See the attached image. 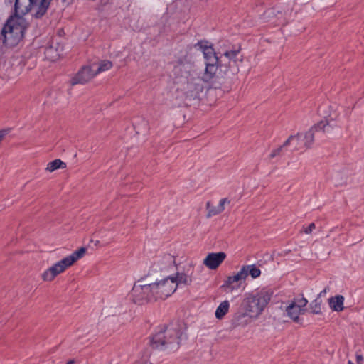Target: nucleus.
<instances>
[{
  "mask_svg": "<svg viewBox=\"0 0 364 364\" xmlns=\"http://www.w3.org/2000/svg\"><path fill=\"white\" fill-rule=\"evenodd\" d=\"M195 48L203 53L205 68L203 80L215 89L221 88L239 72L236 58L240 50H225L218 57L213 46L207 41H200Z\"/></svg>",
  "mask_w": 364,
  "mask_h": 364,
  "instance_id": "f257e3e1",
  "label": "nucleus"
},
{
  "mask_svg": "<svg viewBox=\"0 0 364 364\" xmlns=\"http://www.w3.org/2000/svg\"><path fill=\"white\" fill-rule=\"evenodd\" d=\"M183 332L177 323L159 327L152 336L150 343L153 348L167 350L178 349Z\"/></svg>",
  "mask_w": 364,
  "mask_h": 364,
  "instance_id": "f03ea898",
  "label": "nucleus"
},
{
  "mask_svg": "<svg viewBox=\"0 0 364 364\" xmlns=\"http://www.w3.org/2000/svg\"><path fill=\"white\" fill-rule=\"evenodd\" d=\"M28 12V6H23L21 0H16L14 13L8 18L1 32L3 36L2 42L4 44H7V33L18 39L23 38L25 32L28 27V23L23 18V16Z\"/></svg>",
  "mask_w": 364,
  "mask_h": 364,
  "instance_id": "7ed1b4c3",
  "label": "nucleus"
},
{
  "mask_svg": "<svg viewBox=\"0 0 364 364\" xmlns=\"http://www.w3.org/2000/svg\"><path fill=\"white\" fill-rule=\"evenodd\" d=\"M272 294L273 292L270 289L264 288L250 294L242 301L240 308L243 311L238 313L237 318L239 319L246 316L251 318L258 317L270 301Z\"/></svg>",
  "mask_w": 364,
  "mask_h": 364,
  "instance_id": "20e7f679",
  "label": "nucleus"
},
{
  "mask_svg": "<svg viewBox=\"0 0 364 364\" xmlns=\"http://www.w3.org/2000/svg\"><path fill=\"white\" fill-rule=\"evenodd\" d=\"M130 296L133 302L138 305L155 301L151 284H143V279H139L134 283Z\"/></svg>",
  "mask_w": 364,
  "mask_h": 364,
  "instance_id": "39448f33",
  "label": "nucleus"
},
{
  "mask_svg": "<svg viewBox=\"0 0 364 364\" xmlns=\"http://www.w3.org/2000/svg\"><path fill=\"white\" fill-rule=\"evenodd\" d=\"M171 276L165 277L156 282L151 283L155 301L165 300L171 296L176 290V284Z\"/></svg>",
  "mask_w": 364,
  "mask_h": 364,
  "instance_id": "423d86ee",
  "label": "nucleus"
},
{
  "mask_svg": "<svg viewBox=\"0 0 364 364\" xmlns=\"http://www.w3.org/2000/svg\"><path fill=\"white\" fill-rule=\"evenodd\" d=\"M333 127L327 120H321L313 126L304 134H302V143L304 148L309 149L314 143L315 137H322L326 133H330Z\"/></svg>",
  "mask_w": 364,
  "mask_h": 364,
  "instance_id": "0eeeda50",
  "label": "nucleus"
},
{
  "mask_svg": "<svg viewBox=\"0 0 364 364\" xmlns=\"http://www.w3.org/2000/svg\"><path fill=\"white\" fill-rule=\"evenodd\" d=\"M203 82H206L203 80V77L202 78L199 77L188 78L183 87L186 99L191 100L198 98L200 94L203 91Z\"/></svg>",
  "mask_w": 364,
  "mask_h": 364,
  "instance_id": "6e6552de",
  "label": "nucleus"
},
{
  "mask_svg": "<svg viewBox=\"0 0 364 364\" xmlns=\"http://www.w3.org/2000/svg\"><path fill=\"white\" fill-rule=\"evenodd\" d=\"M70 266H72V264L66 257L46 270L42 274V279L46 282H51L55 279L56 276L63 272Z\"/></svg>",
  "mask_w": 364,
  "mask_h": 364,
  "instance_id": "1a4fd4ad",
  "label": "nucleus"
},
{
  "mask_svg": "<svg viewBox=\"0 0 364 364\" xmlns=\"http://www.w3.org/2000/svg\"><path fill=\"white\" fill-rule=\"evenodd\" d=\"M174 259L171 255H164L161 258L157 259L151 267V271L154 273L159 272L165 274L169 272V269L173 268Z\"/></svg>",
  "mask_w": 364,
  "mask_h": 364,
  "instance_id": "9d476101",
  "label": "nucleus"
},
{
  "mask_svg": "<svg viewBox=\"0 0 364 364\" xmlns=\"http://www.w3.org/2000/svg\"><path fill=\"white\" fill-rule=\"evenodd\" d=\"M52 0H28V5L23 6H28L29 11L34 10L32 14L33 17L37 19L41 18L47 12L50 2Z\"/></svg>",
  "mask_w": 364,
  "mask_h": 364,
  "instance_id": "9b49d317",
  "label": "nucleus"
},
{
  "mask_svg": "<svg viewBox=\"0 0 364 364\" xmlns=\"http://www.w3.org/2000/svg\"><path fill=\"white\" fill-rule=\"evenodd\" d=\"M247 278V274L245 269H241L236 274L228 277L227 279L220 288L225 291H233L240 286V282L245 281Z\"/></svg>",
  "mask_w": 364,
  "mask_h": 364,
  "instance_id": "f8f14e48",
  "label": "nucleus"
},
{
  "mask_svg": "<svg viewBox=\"0 0 364 364\" xmlns=\"http://www.w3.org/2000/svg\"><path fill=\"white\" fill-rule=\"evenodd\" d=\"M96 75L95 70L91 66H84L71 79V85L85 84Z\"/></svg>",
  "mask_w": 364,
  "mask_h": 364,
  "instance_id": "ddd939ff",
  "label": "nucleus"
},
{
  "mask_svg": "<svg viewBox=\"0 0 364 364\" xmlns=\"http://www.w3.org/2000/svg\"><path fill=\"white\" fill-rule=\"evenodd\" d=\"M226 258L223 252L209 253L203 260V264L210 269H216Z\"/></svg>",
  "mask_w": 364,
  "mask_h": 364,
  "instance_id": "4468645a",
  "label": "nucleus"
},
{
  "mask_svg": "<svg viewBox=\"0 0 364 364\" xmlns=\"http://www.w3.org/2000/svg\"><path fill=\"white\" fill-rule=\"evenodd\" d=\"M263 18L274 26L284 25L286 23L284 14L280 11H277L275 9L267 10L263 14Z\"/></svg>",
  "mask_w": 364,
  "mask_h": 364,
  "instance_id": "2eb2a0df",
  "label": "nucleus"
},
{
  "mask_svg": "<svg viewBox=\"0 0 364 364\" xmlns=\"http://www.w3.org/2000/svg\"><path fill=\"white\" fill-rule=\"evenodd\" d=\"M286 312L292 321L295 323H301L299 315L305 312V309H299L295 304H290L286 309Z\"/></svg>",
  "mask_w": 364,
  "mask_h": 364,
  "instance_id": "dca6fc26",
  "label": "nucleus"
},
{
  "mask_svg": "<svg viewBox=\"0 0 364 364\" xmlns=\"http://www.w3.org/2000/svg\"><path fill=\"white\" fill-rule=\"evenodd\" d=\"M301 136H289V138L284 141V143L279 147L272 150L269 154V158L273 159L276 156H282L283 154L284 149L291 144L293 141H299Z\"/></svg>",
  "mask_w": 364,
  "mask_h": 364,
  "instance_id": "f3484780",
  "label": "nucleus"
},
{
  "mask_svg": "<svg viewBox=\"0 0 364 364\" xmlns=\"http://www.w3.org/2000/svg\"><path fill=\"white\" fill-rule=\"evenodd\" d=\"M343 302L344 297L342 295L331 296L328 299L330 308L334 311L340 312L343 311L344 309Z\"/></svg>",
  "mask_w": 364,
  "mask_h": 364,
  "instance_id": "a211bd4d",
  "label": "nucleus"
},
{
  "mask_svg": "<svg viewBox=\"0 0 364 364\" xmlns=\"http://www.w3.org/2000/svg\"><path fill=\"white\" fill-rule=\"evenodd\" d=\"M171 278L175 282L174 283L176 284V288L180 284L189 285L192 282L191 278L184 273L177 272L176 276H171Z\"/></svg>",
  "mask_w": 364,
  "mask_h": 364,
  "instance_id": "6ab92c4d",
  "label": "nucleus"
},
{
  "mask_svg": "<svg viewBox=\"0 0 364 364\" xmlns=\"http://www.w3.org/2000/svg\"><path fill=\"white\" fill-rule=\"evenodd\" d=\"M229 306L228 301L221 302L216 309L215 317L218 319H221L228 312Z\"/></svg>",
  "mask_w": 364,
  "mask_h": 364,
  "instance_id": "aec40b11",
  "label": "nucleus"
},
{
  "mask_svg": "<svg viewBox=\"0 0 364 364\" xmlns=\"http://www.w3.org/2000/svg\"><path fill=\"white\" fill-rule=\"evenodd\" d=\"M87 249L84 247H80L79 250L73 252L67 258L73 265L76 261L82 258L86 252Z\"/></svg>",
  "mask_w": 364,
  "mask_h": 364,
  "instance_id": "412c9836",
  "label": "nucleus"
},
{
  "mask_svg": "<svg viewBox=\"0 0 364 364\" xmlns=\"http://www.w3.org/2000/svg\"><path fill=\"white\" fill-rule=\"evenodd\" d=\"M66 168V164L60 159H55L49 162L47 165L46 170L49 172H53L58 168Z\"/></svg>",
  "mask_w": 364,
  "mask_h": 364,
  "instance_id": "4be33fe9",
  "label": "nucleus"
},
{
  "mask_svg": "<svg viewBox=\"0 0 364 364\" xmlns=\"http://www.w3.org/2000/svg\"><path fill=\"white\" fill-rule=\"evenodd\" d=\"M242 269H245V272L247 274V277L250 274V276L253 278H257L261 274V271L259 268L255 267V265H245L242 267Z\"/></svg>",
  "mask_w": 364,
  "mask_h": 364,
  "instance_id": "5701e85b",
  "label": "nucleus"
},
{
  "mask_svg": "<svg viewBox=\"0 0 364 364\" xmlns=\"http://www.w3.org/2000/svg\"><path fill=\"white\" fill-rule=\"evenodd\" d=\"M321 304L322 300L316 297L311 304L310 309L314 314H321Z\"/></svg>",
  "mask_w": 364,
  "mask_h": 364,
  "instance_id": "b1692460",
  "label": "nucleus"
},
{
  "mask_svg": "<svg viewBox=\"0 0 364 364\" xmlns=\"http://www.w3.org/2000/svg\"><path fill=\"white\" fill-rule=\"evenodd\" d=\"M112 67V63L109 60H102L100 63L99 66L96 70H95V73H96V75L104 72L106 70H109Z\"/></svg>",
  "mask_w": 364,
  "mask_h": 364,
  "instance_id": "393cba45",
  "label": "nucleus"
},
{
  "mask_svg": "<svg viewBox=\"0 0 364 364\" xmlns=\"http://www.w3.org/2000/svg\"><path fill=\"white\" fill-rule=\"evenodd\" d=\"M206 208L208 210V213L206 215L208 218L222 213L221 210H220L218 206H211L210 202H207Z\"/></svg>",
  "mask_w": 364,
  "mask_h": 364,
  "instance_id": "a878e982",
  "label": "nucleus"
},
{
  "mask_svg": "<svg viewBox=\"0 0 364 364\" xmlns=\"http://www.w3.org/2000/svg\"><path fill=\"white\" fill-rule=\"evenodd\" d=\"M308 301L304 297H301L299 299H294V300L291 304H295V306L299 307L301 309H305V306H306Z\"/></svg>",
  "mask_w": 364,
  "mask_h": 364,
  "instance_id": "bb28decb",
  "label": "nucleus"
},
{
  "mask_svg": "<svg viewBox=\"0 0 364 364\" xmlns=\"http://www.w3.org/2000/svg\"><path fill=\"white\" fill-rule=\"evenodd\" d=\"M296 136H301V138L299 141H293L291 142L292 145L294 146V149H292V151H299L302 148H304V144L302 143V134H297Z\"/></svg>",
  "mask_w": 364,
  "mask_h": 364,
  "instance_id": "cd10ccee",
  "label": "nucleus"
},
{
  "mask_svg": "<svg viewBox=\"0 0 364 364\" xmlns=\"http://www.w3.org/2000/svg\"><path fill=\"white\" fill-rule=\"evenodd\" d=\"M230 203V200L228 198H223L220 200V203H219L218 207L223 212L225 210V205L229 204Z\"/></svg>",
  "mask_w": 364,
  "mask_h": 364,
  "instance_id": "c85d7f7f",
  "label": "nucleus"
},
{
  "mask_svg": "<svg viewBox=\"0 0 364 364\" xmlns=\"http://www.w3.org/2000/svg\"><path fill=\"white\" fill-rule=\"evenodd\" d=\"M316 228V225L314 223H311L309 225L308 227H306L305 228V230H304V232L306 233V234H311L312 232V231Z\"/></svg>",
  "mask_w": 364,
  "mask_h": 364,
  "instance_id": "c756f323",
  "label": "nucleus"
},
{
  "mask_svg": "<svg viewBox=\"0 0 364 364\" xmlns=\"http://www.w3.org/2000/svg\"><path fill=\"white\" fill-rule=\"evenodd\" d=\"M7 133L8 132L6 130H0V141L4 139V137L7 134Z\"/></svg>",
  "mask_w": 364,
  "mask_h": 364,
  "instance_id": "7c9ffc66",
  "label": "nucleus"
},
{
  "mask_svg": "<svg viewBox=\"0 0 364 364\" xmlns=\"http://www.w3.org/2000/svg\"><path fill=\"white\" fill-rule=\"evenodd\" d=\"M327 289L325 288L323 291H321L317 297L320 298L321 296L324 295L326 293Z\"/></svg>",
  "mask_w": 364,
  "mask_h": 364,
  "instance_id": "2f4dec72",
  "label": "nucleus"
},
{
  "mask_svg": "<svg viewBox=\"0 0 364 364\" xmlns=\"http://www.w3.org/2000/svg\"><path fill=\"white\" fill-rule=\"evenodd\" d=\"M146 360H139V361H136L134 364H146Z\"/></svg>",
  "mask_w": 364,
  "mask_h": 364,
  "instance_id": "473e14b6",
  "label": "nucleus"
},
{
  "mask_svg": "<svg viewBox=\"0 0 364 364\" xmlns=\"http://www.w3.org/2000/svg\"><path fill=\"white\" fill-rule=\"evenodd\" d=\"M363 360V357L362 355H358L357 356V360L358 362H359L360 360Z\"/></svg>",
  "mask_w": 364,
  "mask_h": 364,
  "instance_id": "72a5a7b5",
  "label": "nucleus"
},
{
  "mask_svg": "<svg viewBox=\"0 0 364 364\" xmlns=\"http://www.w3.org/2000/svg\"><path fill=\"white\" fill-rule=\"evenodd\" d=\"M75 363V360H70L68 361V363L66 364H74Z\"/></svg>",
  "mask_w": 364,
  "mask_h": 364,
  "instance_id": "f704fd0d",
  "label": "nucleus"
},
{
  "mask_svg": "<svg viewBox=\"0 0 364 364\" xmlns=\"http://www.w3.org/2000/svg\"><path fill=\"white\" fill-rule=\"evenodd\" d=\"M97 243H99V241H98V240H97V241L95 242V245H96Z\"/></svg>",
  "mask_w": 364,
  "mask_h": 364,
  "instance_id": "c9c22d12",
  "label": "nucleus"
},
{
  "mask_svg": "<svg viewBox=\"0 0 364 364\" xmlns=\"http://www.w3.org/2000/svg\"><path fill=\"white\" fill-rule=\"evenodd\" d=\"M348 364H353L351 361H348Z\"/></svg>",
  "mask_w": 364,
  "mask_h": 364,
  "instance_id": "e433bc0d",
  "label": "nucleus"
},
{
  "mask_svg": "<svg viewBox=\"0 0 364 364\" xmlns=\"http://www.w3.org/2000/svg\"><path fill=\"white\" fill-rule=\"evenodd\" d=\"M67 0H62L63 2H65Z\"/></svg>",
  "mask_w": 364,
  "mask_h": 364,
  "instance_id": "4c0bfd02",
  "label": "nucleus"
}]
</instances>
